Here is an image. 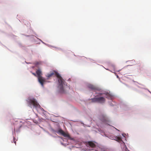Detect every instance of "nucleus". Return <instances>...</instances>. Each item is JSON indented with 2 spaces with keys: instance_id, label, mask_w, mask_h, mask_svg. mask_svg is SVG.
Instances as JSON below:
<instances>
[{
  "instance_id": "f257e3e1",
  "label": "nucleus",
  "mask_w": 151,
  "mask_h": 151,
  "mask_svg": "<svg viewBox=\"0 0 151 151\" xmlns=\"http://www.w3.org/2000/svg\"><path fill=\"white\" fill-rule=\"evenodd\" d=\"M54 74H55L58 79L59 85L58 88L60 92L62 93H65V90L66 89H69V88L67 84H65V82L62 77L57 71L54 70L49 73L47 74L46 76L48 78H49Z\"/></svg>"
},
{
  "instance_id": "f03ea898",
  "label": "nucleus",
  "mask_w": 151,
  "mask_h": 151,
  "mask_svg": "<svg viewBox=\"0 0 151 151\" xmlns=\"http://www.w3.org/2000/svg\"><path fill=\"white\" fill-rule=\"evenodd\" d=\"M36 73L37 75L38 81L42 86H43L44 83L45 82V79L42 76V72L40 69H39L37 70Z\"/></svg>"
},
{
  "instance_id": "7ed1b4c3",
  "label": "nucleus",
  "mask_w": 151,
  "mask_h": 151,
  "mask_svg": "<svg viewBox=\"0 0 151 151\" xmlns=\"http://www.w3.org/2000/svg\"><path fill=\"white\" fill-rule=\"evenodd\" d=\"M27 102L29 106L33 105L36 108H39L40 107V106L34 99H28Z\"/></svg>"
},
{
  "instance_id": "20e7f679",
  "label": "nucleus",
  "mask_w": 151,
  "mask_h": 151,
  "mask_svg": "<svg viewBox=\"0 0 151 151\" xmlns=\"http://www.w3.org/2000/svg\"><path fill=\"white\" fill-rule=\"evenodd\" d=\"M105 101V98L103 97L95 98V102L96 101L98 103H104Z\"/></svg>"
},
{
  "instance_id": "39448f33",
  "label": "nucleus",
  "mask_w": 151,
  "mask_h": 151,
  "mask_svg": "<svg viewBox=\"0 0 151 151\" xmlns=\"http://www.w3.org/2000/svg\"><path fill=\"white\" fill-rule=\"evenodd\" d=\"M86 146L88 147H94V144L91 141L86 142Z\"/></svg>"
},
{
  "instance_id": "423d86ee",
  "label": "nucleus",
  "mask_w": 151,
  "mask_h": 151,
  "mask_svg": "<svg viewBox=\"0 0 151 151\" xmlns=\"http://www.w3.org/2000/svg\"><path fill=\"white\" fill-rule=\"evenodd\" d=\"M100 119L101 121L103 122H105L108 121V119L106 116L104 115H102L101 116Z\"/></svg>"
},
{
  "instance_id": "0eeeda50",
  "label": "nucleus",
  "mask_w": 151,
  "mask_h": 151,
  "mask_svg": "<svg viewBox=\"0 0 151 151\" xmlns=\"http://www.w3.org/2000/svg\"><path fill=\"white\" fill-rule=\"evenodd\" d=\"M102 94L105 95L106 96V97L107 98L109 99L111 98L112 96H111V95L108 93H103V94L100 93V96H101Z\"/></svg>"
},
{
  "instance_id": "6e6552de",
  "label": "nucleus",
  "mask_w": 151,
  "mask_h": 151,
  "mask_svg": "<svg viewBox=\"0 0 151 151\" xmlns=\"http://www.w3.org/2000/svg\"><path fill=\"white\" fill-rule=\"evenodd\" d=\"M112 139L115 140L118 142H120L122 141V139L121 137L116 136L114 137V138H113Z\"/></svg>"
},
{
  "instance_id": "1a4fd4ad",
  "label": "nucleus",
  "mask_w": 151,
  "mask_h": 151,
  "mask_svg": "<svg viewBox=\"0 0 151 151\" xmlns=\"http://www.w3.org/2000/svg\"><path fill=\"white\" fill-rule=\"evenodd\" d=\"M63 135L65 137H68L70 139H71V138L69 134L68 133H65V132Z\"/></svg>"
},
{
  "instance_id": "9d476101",
  "label": "nucleus",
  "mask_w": 151,
  "mask_h": 151,
  "mask_svg": "<svg viewBox=\"0 0 151 151\" xmlns=\"http://www.w3.org/2000/svg\"><path fill=\"white\" fill-rule=\"evenodd\" d=\"M88 86L89 88L91 89L92 90L94 89V86L91 84H88Z\"/></svg>"
},
{
  "instance_id": "9b49d317",
  "label": "nucleus",
  "mask_w": 151,
  "mask_h": 151,
  "mask_svg": "<svg viewBox=\"0 0 151 151\" xmlns=\"http://www.w3.org/2000/svg\"><path fill=\"white\" fill-rule=\"evenodd\" d=\"M58 132L59 133L61 134L62 135L63 133L64 132L62 129H60L59 130Z\"/></svg>"
},
{
  "instance_id": "f8f14e48",
  "label": "nucleus",
  "mask_w": 151,
  "mask_h": 151,
  "mask_svg": "<svg viewBox=\"0 0 151 151\" xmlns=\"http://www.w3.org/2000/svg\"><path fill=\"white\" fill-rule=\"evenodd\" d=\"M101 90V88L100 87H97L95 86V90L100 91Z\"/></svg>"
},
{
  "instance_id": "ddd939ff",
  "label": "nucleus",
  "mask_w": 151,
  "mask_h": 151,
  "mask_svg": "<svg viewBox=\"0 0 151 151\" xmlns=\"http://www.w3.org/2000/svg\"><path fill=\"white\" fill-rule=\"evenodd\" d=\"M32 73V74L34 76H36V74L35 73Z\"/></svg>"
},
{
  "instance_id": "4468645a",
  "label": "nucleus",
  "mask_w": 151,
  "mask_h": 151,
  "mask_svg": "<svg viewBox=\"0 0 151 151\" xmlns=\"http://www.w3.org/2000/svg\"><path fill=\"white\" fill-rule=\"evenodd\" d=\"M13 140H14V142L15 143V145H16V141L15 140L14 138Z\"/></svg>"
},
{
  "instance_id": "2eb2a0df",
  "label": "nucleus",
  "mask_w": 151,
  "mask_h": 151,
  "mask_svg": "<svg viewBox=\"0 0 151 151\" xmlns=\"http://www.w3.org/2000/svg\"><path fill=\"white\" fill-rule=\"evenodd\" d=\"M39 64V63H38V62L37 63H36V64H37V65H38V64Z\"/></svg>"
},
{
  "instance_id": "dca6fc26",
  "label": "nucleus",
  "mask_w": 151,
  "mask_h": 151,
  "mask_svg": "<svg viewBox=\"0 0 151 151\" xmlns=\"http://www.w3.org/2000/svg\"><path fill=\"white\" fill-rule=\"evenodd\" d=\"M105 151V150H104V151Z\"/></svg>"
},
{
  "instance_id": "f3484780",
  "label": "nucleus",
  "mask_w": 151,
  "mask_h": 151,
  "mask_svg": "<svg viewBox=\"0 0 151 151\" xmlns=\"http://www.w3.org/2000/svg\"><path fill=\"white\" fill-rule=\"evenodd\" d=\"M95 151H96V150H95Z\"/></svg>"
}]
</instances>
